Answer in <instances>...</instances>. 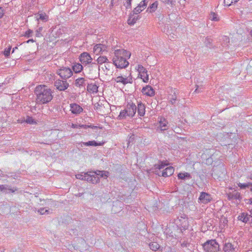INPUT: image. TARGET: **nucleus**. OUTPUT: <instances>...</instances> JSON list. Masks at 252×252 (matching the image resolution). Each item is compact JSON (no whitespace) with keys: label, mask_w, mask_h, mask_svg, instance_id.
<instances>
[{"label":"nucleus","mask_w":252,"mask_h":252,"mask_svg":"<svg viewBox=\"0 0 252 252\" xmlns=\"http://www.w3.org/2000/svg\"><path fill=\"white\" fill-rule=\"evenodd\" d=\"M36 96L37 102L40 104H46L50 102L53 98V92L47 86L38 85L34 91Z\"/></svg>","instance_id":"1"},{"label":"nucleus","mask_w":252,"mask_h":252,"mask_svg":"<svg viewBox=\"0 0 252 252\" xmlns=\"http://www.w3.org/2000/svg\"><path fill=\"white\" fill-rule=\"evenodd\" d=\"M114 54L113 63L117 68H124L128 66L129 63L127 60L131 56L129 52L124 49H119L115 50Z\"/></svg>","instance_id":"2"},{"label":"nucleus","mask_w":252,"mask_h":252,"mask_svg":"<svg viewBox=\"0 0 252 252\" xmlns=\"http://www.w3.org/2000/svg\"><path fill=\"white\" fill-rule=\"evenodd\" d=\"M202 247L205 252H222L219 243L215 239L207 241L202 245Z\"/></svg>","instance_id":"3"},{"label":"nucleus","mask_w":252,"mask_h":252,"mask_svg":"<svg viewBox=\"0 0 252 252\" xmlns=\"http://www.w3.org/2000/svg\"><path fill=\"white\" fill-rule=\"evenodd\" d=\"M57 74L63 80H66L73 75L71 69L66 67H63L58 69L57 70Z\"/></svg>","instance_id":"4"},{"label":"nucleus","mask_w":252,"mask_h":252,"mask_svg":"<svg viewBox=\"0 0 252 252\" xmlns=\"http://www.w3.org/2000/svg\"><path fill=\"white\" fill-rule=\"evenodd\" d=\"M222 250L224 252H237L238 248L235 242L225 241L223 244Z\"/></svg>","instance_id":"5"},{"label":"nucleus","mask_w":252,"mask_h":252,"mask_svg":"<svg viewBox=\"0 0 252 252\" xmlns=\"http://www.w3.org/2000/svg\"><path fill=\"white\" fill-rule=\"evenodd\" d=\"M175 223L177 225V227L181 229L186 230L189 225V222L187 218L183 217L178 218L175 220Z\"/></svg>","instance_id":"6"},{"label":"nucleus","mask_w":252,"mask_h":252,"mask_svg":"<svg viewBox=\"0 0 252 252\" xmlns=\"http://www.w3.org/2000/svg\"><path fill=\"white\" fill-rule=\"evenodd\" d=\"M54 86L58 90L63 91L68 88L69 84L66 80L57 79L54 82Z\"/></svg>","instance_id":"7"},{"label":"nucleus","mask_w":252,"mask_h":252,"mask_svg":"<svg viewBox=\"0 0 252 252\" xmlns=\"http://www.w3.org/2000/svg\"><path fill=\"white\" fill-rule=\"evenodd\" d=\"M137 70L139 72V75H140V78L144 82L147 83L149 81V75L146 68L142 65L139 64L137 66Z\"/></svg>","instance_id":"8"},{"label":"nucleus","mask_w":252,"mask_h":252,"mask_svg":"<svg viewBox=\"0 0 252 252\" xmlns=\"http://www.w3.org/2000/svg\"><path fill=\"white\" fill-rule=\"evenodd\" d=\"M81 63L84 65H87L92 63L93 59L87 52H83L79 56Z\"/></svg>","instance_id":"9"},{"label":"nucleus","mask_w":252,"mask_h":252,"mask_svg":"<svg viewBox=\"0 0 252 252\" xmlns=\"http://www.w3.org/2000/svg\"><path fill=\"white\" fill-rule=\"evenodd\" d=\"M128 114V116L133 117L136 112L137 106L133 102H128L125 109Z\"/></svg>","instance_id":"10"},{"label":"nucleus","mask_w":252,"mask_h":252,"mask_svg":"<svg viewBox=\"0 0 252 252\" xmlns=\"http://www.w3.org/2000/svg\"><path fill=\"white\" fill-rule=\"evenodd\" d=\"M212 198L210 194L205 192H201L198 198L199 203L203 204H207L210 202Z\"/></svg>","instance_id":"11"},{"label":"nucleus","mask_w":252,"mask_h":252,"mask_svg":"<svg viewBox=\"0 0 252 252\" xmlns=\"http://www.w3.org/2000/svg\"><path fill=\"white\" fill-rule=\"evenodd\" d=\"M149 1L150 0H143L141 1L138 5L134 9L133 14L137 15L142 12L146 8Z\"/></svg>","instance_id":"12"},{"label":"nucleus","mask_w":252,"mask_h":252,"mask_svg":"<svg viewBox=\"0 0 252 252\" xmlns=\"http://www.w3.org/2000/svg\"><path fill=\"white\" fill-rule=\"evenodd\" d=\"M87 83L86 79L84 78L81 77L75 80L74 85L76 87L80 89L85 90V86L87 84Z\"/></svg>","instance_id":"13"},{"label":"nucleus","mask_w":252,"mask_h":252,"mask_svg":"<svg viewBox=\"0 0 252 252\" xmlns=\"http://www.w3.org/2000/svg\"><path fill=\"white\" fill-rule=\"evenodd\" d=\"M238 219L239 220L242 221L243 222L247 223L249 221H252V216L251 214L249 215L247 213L243 212L239 215Z\"/></svg>","instance_id":"14"},{"label":"nucleus","mask_w":252,"mask_h":252,"mask_svg":"<svg viewBox=\"0 0 252 252\" xmlns=\"http://www.w3.org/2000/svg\"><path fill=\"white\" fill-rule=\"evenodd\" d=\"M17 190V188L16 187L12 188L10 186L7 185H0V191L5 193L8 192H14Z\"/></svg>","instance_id":"15"},{"label":"nucleus","mask_w":252,"mask_h":252,"mask_svg":"<svg viewBox=\"0 0 252 252\" xmlns=\"http://www.w3.org/2000/svg\"><path fill=\"white\" fill-rule=\"evenodd\" d=\"M70 107L71 113L74 114H79L83 110V108L79 105L75 103L70 104Z\"/></svg>","instance_id":"16"},{"label":"nucleus","mask_w":252,"mask_h":252,"mask_svg":"<svg viewBox=\"0 0 252 252\" xmlns=\"http://www.w3.org/2000/svg\"><path fill=\"white\" fill-rule=\"evenodd\" d=\"M227 199L230 200H241L242 199L240 193L234 190V191L227 193Z\"/></svg>","instance_id":"17"},{"label":"nucleus","mask_w":252,"mask_h":252,"mask_svg":"<svg viewBox=\"0 0 252 252\" xmlns=\"http://www.w3.org/2000/svg\"><path fill=\"white\" fill-rule=\"evenodd\" d=\"M142 92L143 94L149 96H153L155 95V91L153 88L149 85H147L145 87H143L142 90Z\"/></svg>","instance_id":"18"},{"label":"nucleus","mask_w":252,"mask_h":252,"mask_svg":"<svg viewBox=\"0 0 252 252\" xmlns=\"http://www.w3.org/2000/svg\"><path fill=\"white\" fill-rule=\"evenodd\" d=\"M86 181L92 184H97L99 182V178L94 174H87Z\"/></svg>","instance_id":"19"},{"label":"nucleus","mask_w":252,"mask_h":252,"mask_svg":"<svg viewBox=\"0 0 252 252\" xmlns=\"http://www.w3.org/2000/svg\"><path fill=\"white\" fill-rule=\"evenodd\" d=\"M174 172V169L172 166L167 167L162 171L161 176L164 177H169L171 176Z\"/></svg>","instance_id":"20"},{"label":"nucleus","mask_w":252,"mask_h":252,"mask_svg":"<svg viewBox=\"0 0 252 252\" xmlns=\"http://www.w3.org/2000/svg\"><path fill=\"white\" fill-rule=\"evenodd\" d=\"M115 80L117 83H122L124 85H126L127 83H131L132 82L131 78H125L121 76L116 77Z\"/></svg>","instance_id":"21"},{"label":"nucleus","mask_w":252,"mask_h":252,"mask_svg":"<svg viewBox=\"0 0 252 252\" xmlns=\"http://www.w3.org/2000/svg\"><path fill=\"white\" fill-rule=\"evenodd\" d=\"M138 114L140 117H143L145 113V106L143 103L138 102L137 106Z\"/></svg>","instance_id":"22"},{"label":"nucleus","mask_w":252,"mask_h":252,"mask_svg":"<svg viewBox=\"0 0 252 252\" xmlns=\"http://www.w3.org/2000/svg\"><path fill=\"white\" fill-rule=\"evenodd\" d=\"M168 122L164 118H161L159 122V125L158 126V129H160L161 131H164L168 129Z\"/></svg>","instance_id":"23"},{"label":"nucleus","mask_w":252,"mask_h":252,"mask_svg":"<svg viewBox=\"0 0 252 252\" xmlns=\"http://www.w3.org/2000/svg\"><path fill=\"white\" fill-rule=\"evenodd\" d=\"M106 49L105 45L101 44L95 45L94 47V52L96 54H99L101 52L104 51Z\"/></svg>","instance_id":"24"},{"label":"nucleus","mask_w":252,"mask_h":252,"mask_svg":"<svg viewBox=\"0 0 252 252\" xmlns=\"http://www.w3.org/2000/svg\"><path fill=\"white\" fill-rule=\"evenodd\" d=\"M103 144V143H101V142H99V143H97L94 140H93V141H89L87 142H81L80 143V145L81 146V147L83 146V145L84 146H101L102 145V144ZM80 145V144H79Z\"/></svg>","instance_id":"25"},{"label":"nucleus","mask_w":252,"mask_h":252,"mask_svg":"<svg viewBox=\"0 0 252 252\" xmlns=\"http://www.w3.org/2000/svg\"><path fill=\"white\" fill-rule=\"evenodd\" d=\"M96 176H99L101 177H103L104 178H107L109 175V172L107 171H100V170H96L94 172H93Z\"/></svg>","instance_id":"26"},{"label":"nucleus","mask_w":252,"mask_h":252,"mask_svg":"<svg viewBox=\"0 0 252 252\" xmlns=\"http://www.w3.org/2000/svg\"><path fill=\"white\" fill-rule=\"evenodd\" d=\"M72 68L75 73H79L83 70V66L80 63H74L72 65Z\"/></svg>","instance_id":"27"},{"label":"nucleus","mask_w":252,"mask_h":252,"mask_svg":"<svg viewBox=\"0 0 252 252\" xmlns=\"http://www.w3.org/2000/svg\"><path fill=\"white\" fill-rule=\"evenodd\" d=\"M158 5V1H155L152 4H150V6L148 7L147 9V11L152 13L155 12L156 10L157 9Z\"/></svg>","instance_id":"28"},{"label":"nucleus","mask_w":252,"mask_h":252,"mask_svg":"<svg viewBox=\"0 0 252 252\" xmlns=\"http://www.w3.org/2000/svg\"><path fill=\"white\" fill-rule=\"evenodd\" d=\"M87 90L90 92H96L97 91V87L94 84H88L87 83Z\"/></svg>","instance_id":"29"},{"label":"nucleus","mask_w":252,"mask_h":252,"mask_svg":"<svg viewBox=\"0 0 252 252\" xmlns=\"http://www.w3.org/2000/svg\"><path fill=\"white\" fill-rule=\"evenodd\" d=\"M178 178L179 179L184 180L186 178L189 179L191 178V177L189 173H187V172H185V173H179L178 175Z\"/></svg>","instance_id":"30"},{"label":"nucleus","mask_w":252,"mask_h":252,"mask_svg":"<svg viewBox=\"0 0 252 252\" xmlns=\"http://www.w3.org/2000/svg\"><path fill=\"white\" fill-rule=\"evenodd\" d=\"M150 248L154 251H156L159 248V245L157 242H153L149 244Z\"/></svg>","instance_id":"31"},{"label":"nucleus","mask_w":252,"mask_h":252,"mask_svg":"<svg viewBox=\"0 0 252 252\" xmlns=\"http://www.w3.org/2000/svg\"><path fill=\"white\" fill-rule=\"evenodd\" d=\"M36 18L37 20H39L40 19L43 21H46L47 19V16L45 13H41L37 14L36 16Z\"/></svg>","instance_id":"32"},{"label":"nucleus","mask_w":252,"mask_h":252,"mask_svg":"<svg viewBox=\"0 0 252 252\" xmlns=\"http://www.w3.org/2000/svg\"><path fill=\"white\" fill-rule=\"evenodd\" d=\"M126 116H128V114L126 111L125 109L121 111L119 115L118 116V118L119 120H123L125 119Z\"/></svg>","instance_id":"33"},{"label":"nucleus","mask_w":252,"mask_h":252,"mask_svg":"<svg viewBox=\"0 0 252 252\" xmlns=\"http://www.w3.org/2000/svg\"><path fill=\"white\" fill-rule=\"evenodd\" d=\"M108 61L107 58L106 56H100L97 59L98 63L102 64L106 63Z\"/></svg>","instance_id":"34"},{"label":"nucleus","mask_w":252,"mask_h":252,"mask_svg":"<svg viewBox=\"0 0 252 252\" xmlns=\"http://www.w3.org/2000/svg\"><path fill=\"white\" fill-rule=\"evenodd\" d=\"M171 27L168 25H165L162 29V31L167 34H171L172 32H171V30L169 29Z\"/></svg>","instance_id":"35"},{"label":"nucleus","mask_w":252,"mask_h":252,"mask_svg":"<svg viewBox=\"0 0 252 252\" xmlns=\"http://www.w3.org/2000/svg\"><path fill=\"white\" fill-rule=\"evenodd\" d=\"M209 18L212 21H218L219 20L218 14L213 12L211 13Z\"/></svg>","instance_id":"36"},{"label":"nucleus","mask_w":252,"mask_h":252,"mask_svg":"<svg viewBox=\"0 0 252 252\" xmlns=\"http://www.w3.org/2000/svg\"><path fill=\"white\" fill-rule=\"evenodd\" d=\"M169 102L171 104H174L177 100V96L176 95L175 93H174V94H172L171 95V97H169Z\"/></svg>","instance_id":"37"},{"label":"nucleus","mask_w":252,"mask_h":252,"mask_svg":"<svg viewBox=\"0 0 252 252\" xmlns=\"http://www.w3.org/2000/svg\"><path fill=\"white\" fill-rule=\"evenodd\" d=\"M88 173H84V174H77L76 175V178L82 180L86 181L87 174Z\"/></svg>","instance_id":"38"},{"label":"nucleus","mask_w":252,"mask_h":252,"mask_svg":"<svg viewBox=\"0 0 252 252\" xmlns=\"http://www.w3.org/2000/svg\"><path fill=\"white\" fill-rule=\"evenodd\" d=\"M11 49V46H9L7 48L5 49L3 51V54L5 57H8L9 56Z\"/></svg>","instance_id":"39"},{"label":"nucleus","mask_w":252,"mask_h":252,"mask_svg":"<svg viewBox=\"0 0 252 252\" xmlns=\"http://www.w3.org/2000/svg\"><path fill=\"white\" fill-rule=\"evenodd\" d=\"M238 186L241 189H245L246 188H249L250 186L249 184H242V183H238Z\"/></svg>","instance_id":"40"},{"label":"nucleus","mask_w":252,"mask_h":252,"mask_svg":"<svg viewBox=\"0 0 252 252\" xmlns=\"http://www.w3.org/2000/svg\"><path fill=\"white\" fill-rule=\"evenodd\" d=\"M38 212L41 215H44V214H45L46 213L48 214L49 210L46 209L44 208H42L39 209L38 210Z\"/></svg>","instance_id":"41"},{"label":"nucleus","mask_w":252,"mask_h":252,"mask_svg":"<svg viewBox=\"0 0 252 252\" xmlns=\"http://www.w3.org/2000/svg\"><path fill=\"white\" fill-rule=\"evenodd\" d=\"M42 27H39L38 29H37L35 31L36 32V36L37 37H40L42 36L41 34V32L42 31Z\"/></svg>","instance_id":"42"},{"label":"nucleus","mask_w":252,"mask_h":252,"mask_svg":"<svg viewBox=\"0 0 252 252\" xmlns=\"http://www.w3.org/2000/svg\"><path fill=\"white\" fill-rule=\"evenodd\" d=\"M162 1L165 3L170 4V5H173L174 4V3L175 2L174 0H162Z\"/></svg>","instance_id":"43"},{"label":"nucleus","mask_w":252,"mask_h":252,"mask_svg":"<svg viewBox=\"0 0 252 252\" xmlns=\"http://www.w3.org/2000/svg\"><path fill=\"white\" fill-rule=\"evenodd\" d=\"M131 1H132V0H127V1H126V9L131 8Z\"/></svg>","instance_id":"44"},{"label":"nucleus","mask_w":252,"mask_h":252,"mask_svg":"<svg viewBox=\"0 0 252 252\" xmlns=\"http://www.w3.org/2000/svg\"><path fill=\"white\" fill-rule=\"evenodd\" d=\"M233 2L232 0H224V3L225 5L230 6Z\"/></svg>","instance_id":"45"},{"label":"nucleus","mask_w":252,"mask_h":252,"mask_svg":"<svg viewBox=\"0 0 252 252\" xmlns=\"http://www.w3.org/2000/svg\"><path fill=\"white\" fill-rule=\"evenodd\" d=\"M33 32L31 30H28L26 32L25 35L26 36H27L28 37H29L31 36V34Z\"/></svg>","instance_id":"46"},{"label":"nucleus","mask_w":252,"mask_h":252,"mask_svg":"<svg viewBox=\"0 0 252 252\" xmlns=\"http://www.w3.org/2000/svg\"><path fill=\"white\" fill-rule=\"evenodd\" d=\"M212 42V39L210 38H206L205 40V43L206 44L207 46H208V45H210L211 42Z\"/></svg>","instance_id":"47"},{"label":"nucleus","mask_w":252,"mask_h":252,"mask_svg":"<svg viewBox=\"0 0 252 252\" xmlns=\"http://www.w3.org/2000/svg\"><path fill=\"white\" fill-rule=\"evenodd\" d=\"M86 126H86V125H85V126L84 125H81V126H78L77 125L73 124H72V126H71V127L72 128H78L79 127H85H85H86Z\"/></svg>","instance_id":"48"},{"label":"nucleus","mask_w":252,"mask_h":252,"mask_svg":"<svg viewBox=\"0 0 252 252\" xmlns=\"http://www.w3.org/2000/svg\"><path fill=\"white\" fill-rule=\"evenodd\" d=\"M137 20V17L136 18L135 17L132 19L131 22H130V20L129 19L128 21V24H132L133 25V24H134L136 22Z\"/></svg>","instance_id":"49"},{"label":"nucleus","mask_w":252,"mask_h":252,"mask_svg":"<svg viewBox=\"0 0 252 252\" xmlns=\"http://www.w3.org/2000/svg\"><path fill=\"white\" fill-rule=\"evenodd\" d=\"M165 166V164H163L162 163L160 164H158V167L157 168H158L159 169H161L163 168Z\"/></svg>","instance_id":"50"},{"label":"nucleus","mask_w":252,"mask_h":252,"mask_svg":"<svg viewBox=\"0 0 252 252\" xmlns=\"http://www.w3.org/2000/svg\"><path fill=\"white\" fill-rule=\"evenodd\" d=\"M4 14L3 9L2 8V7H0V18H1Z\"/></svg>","instance_id":"51"},{"label":"nucleus","mask_w":252,"mask_h":252,"mask_svg":"<svg viewBox=\"0 0 252 252\" xmlns=\"http://www.w3.org/2000/svg\"><path fill=\"white\" fill-rule=\"evenodd\" d=\"M196 90H195V92L196 93H199L201 91L200 90V89L199 88L198 86V85H196Z\"/></svg>","instance_id":"52"},{"label":"nucleus","mask_w":252,"mask_h":252,"mask_svg":"<svg viewBox=\"0 0 252 252\" xmlns=\"http://www.w3.org/2000/svg\"><path fill=\"white\" fill-rule=\"evenodd\" d=\"M223 38H224V40L226 41V42H229V38L228 37L224 36Z\"/></svg>","instance_id":"53"},{"label":"nucleus","mask_w":252,"mask_h":252,"mask_svg":"<svg viewBox=\"0 0 252 252\" xmlns=\"http://www.w3.org/2000/svg\"><path fill=\"white\" fill-rule=\"evenodd\" d=\"M181 246H182V247H187V244L186 243H183L181 244Z\"/></svg>","instance_id":"54"},{"label":"nucleus","mask_w":252,"mask_h":252,"mask_svg":"<svg viewBox=\"0 0 252 252\" xmlns=\"http://www.w3.org/2000/svg\"><path fill=\"white\" fill-rule=\"evenodd\" d=\"M0 176L5 177V175L3 173V172L0 170Z\"/></svg>","instance_id":"55"},{"label":"nucleus","mask_w":252,"mask_h":252,"mask_svg":"<svg viewBox=\"0 0 252 252\" xmlns=\"http://www.w3.org/2000/svg\"><path fill=\"white\" fill-rule=\"evenodd\" d=\"M34 42V40L32 39H29L27 41V43H29V42Z\"/></svg>","instance_id":"56"},{"label":"nucleus","mask_w":252,"mask_h":252,"mask_svg":"<svg viewBox=\"0 0 252 252\" xmlns=\"http://www.w3.org/2000/svg\"><path fill=\"white\" fill-rule=\"evenodd\" d=\"M17 49V47H14L13 48V50H12V53H14V51H15V49Z\"/></svg>","instance_id":"57"},{"label":"nucleus","mask_w":252,"mask_h":252,"mask_svg":"<svg viewBox=\"0 0 252 252\" xmlns=\"http://www.w3.org/2000/svg\"><path fill=\"white\" fill-rule=\"evenodd\" d=\"M0 252H4V249L0 250Z\"/></svg>","instance_id":"58"},{"label":"nucleus","mask_w":252,"mask_h":252,"mask_svg":"<svg viewBox=\"0 0 252 252\" xmlns=\"http://www.w3.org/2000/svg\"><path fill=\"white\" fill-rule=\"evenodd\" d=\"M250 34H251V36H252V31H251Z\"/></svg>","instance_id":"59"},{"label":"nucleus","mask_w":252,"mask_h":252,"mask_svg":"<svg viewBox=\"0 0 252 252\" xmlns=\"http://www.w3.org/2000/svg\"><path fill=\"white\" fill-rule=\"evenodd\" d=\"M28 122L29 123H32V122H31V120H29Z\"/></svg>","instance_id":"60"},{"label":"nucleus","mask_w":252,"mask_h":252,"mask_svg":"<svg viewBox=\"0 0 252 252\" xmlns=\"http://www.w3.org/2000/svg\"><path fill=\"white\" fill-rule=\"evenodd\" d=\"M28 122L29 123H32V122H31V120H29Z\"/></svg>","instance_id":"61"}]
</instances>
